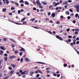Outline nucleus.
<instances>
[{"label":"nucleus","mask_w":79,"mask_h":79,"mask_svg":"<svg viewBox=\"0 0 79 79\" xmlns=\"http://www.w3.org/2000/svg\"><path fill=\"white\" fill-rule=\"evenodd\" d=\"M1 63H2V60H0V69H2V68L3 67V66H2L0 65Z\"/></svg>","instance_id":"9b49d317"},{"label":"nucleus","mask_w":79,"mask_h":79,"mask_svg":"<svg viewBox=\"0 0 79 79\" xmlns=\"http://www.w3.org/2000/svg\"><path fill=\"white\" fill-rule=\"evenodd\" d=\"M76 40H74L73 41V44H74V45H76Z\"/></svg>","instance_id":"5701e85b"},{"label":"nucleus","mask_w":79,"mask_h":79,"mask_svg":"<svg viewBox=\"0 0 79 79\" xmlns=\"http://www.w3.org/2000/svg\"><path fill=\"white\" fill-rule=\"evenodd\" d=\"M4 56H8V54H6V53H5V54H4Z\"/></svg>","instance_id":"13d9d810"},{"label":"nucleus","mask_w":79,"mask_h":79,"mask_svg":"<svg viewBox=\"0 0 79 79\" xmlns=\"http://www.w3.org/2000/svg\"><path fill=\"white\" fill-rule=\"evenodd\" d=\"M15 7H12L11 8V10H15Z\"/></svg>","instance_id":"58836bf2"},{"label":"nucleus","mask_w":79,"mask_h":79,"mask_svg":"<svg viewBox=\"0 0 79 79\" xmlns=\"http://www.w3.org/2000/svg\"><path fill=\"white\" fill-rule=\"evenodd\" d=\"M60 74H57V77H60Z\"/></svg>","instance_id":"8fccbe9b"},{"label":"nucleus","mask_w":79,"mask_h":79,"mask_svg":"<svg viewBox=\"0 0 79 79\" xmlns=\"http://www.w3.org/2000/svg\"><path fill=\"white\" fill-rule=\"evenodd\" d=\"M26 71L22 72V73H21V74H22V75H23V74H26Z\"/></svg>","instance_id":"dca6fc26"},{"label":"nucleus","mask_w":79,"mask_h":79,"mask_svg":"<svg viewBox=\"0 0 79 79\" xmlns=\"http://www.w3.org/2000/svg\"><path fill=\"white\" fill-rule=\"evenodd\" d=\"M56 37L57 39H58L60 40H63V39L62 38H61L60 36H59L58 35L56 36Z\"/></svg>","instance_id":"f257e3e1"},{"label":"nucleus","mask_w":79,"mask_h":79,"mask_svg":"<svg viewBox=\"0 0 79 79\" xmlns=\"http://www.w3.org/2000/svg\"><path fill=\"white\" fill-rule=\"evenodd\" d=\"M38 71L39 73H40V74H42V71H40V70H38Z\"/></svg>","instance_id":"a878e982"},{"label":"nucleus","mask_w":79,"mask_h":79,"mask_svg":"<svg viewBox=\"0 0 79 79\" xmlns=\"http://www.w3.org/2000/svg\"><path fill=\"white\" fill-rule=\"evenodd\" d=\"M10 40H12V41H13V42H15V43L16 42V41H15V40L12 39L11 38H10L9 39Z\"/></svg>","instance_id":"6ab92c4d"},{"label":"nucleus","mask_w":79,"mask_h":79,"mask_svg":"<svg viewBox=\"0 0 79 79\" xmlns=\"http://www.w3.org/2000/svg\"><path fill=\"white\" fill-rule=\"evenodd\" d=\"M33 27H34V28H35V29H39V28L37 27L33 26Z\"/></svg>","instance_id":"c9c22d12"},{"label":"nucleus","mask_w":79,"mask_h":79,"mask_svg":"<svg viewBox=\"0 0 79 79\" xmlns=\"http://www.w3.org/2000/svg\"><path fill=\"white\" fill-rule=\"evenodd\" d=\"M76 8L77 9H76L77 12H79V6H77L76 7Z\"/></svg>","instance_id":"423d86ee"},{"label":"nucleus","mask_w":79,"mask_h":79,"mask_svg":"<svg viewBox=\"0 0 79 79\" xmlns=\"http://www.w3.org/2000/svg\"><path fill=\"white\" fill-rule=\"evenodd\" d=\"M67 64L65 63L64 64V67H66L67 66Z\"/></svg>","instance_id":"f704fd0d"},{"label":"nucleus","mask_w":79,"mask_h":79,"mask_svg":"<svg viewBox=\"0 0 79 79\" xmlns=\"http://www.w3.org/2000/svg\"><path fill=\"white\" fill-rule=\"evenodd\" d=\"M23 24H27V22H23Z\"/></svg>","instance_id":"e2e57ef3"},{"label":"nucleus","mask_w":79,"mask_h":79,"mask_svg":"<svg viewBox=\"0 0 79 79\" xmlns=\"http://www.w3.org/2000/svg\"><path fill=\"white\" fill-rule=\"evenodd\" d=\"M30 21H31L32 22H33L35 21V19H31Z\"/></svg>","instance_id":"473e14b6"},{"label":"nucleus","mask_w":79,"mask_h":79,"mask_svg":"<svg viewBox=\"0 0 79 79\" xmlns=\"http://www.w3.org/2000/svg\"><path fill=\"white\" fill-rule=\"evenodd\" d=\"M6 8H4L2 9V11L3 12H5V11H6Z\"/></svg>","instance_id":"cd10ccee"},{"label":"nucleus","mask_w":79,"mask_h":79,"mask_svg":"<svg viewBox=\"0 0 79 79\" xmlns=\"http://www.w3.org/2000/svg\"><path fill=\"white\" fill-rule=\"evenodd\" d=\"M11 66L13 67V68H16V65L14 64H11Z\"/></svg>","instance_id":"0eeeda50"},{"label":"nucleus","mask_w":79,"mask_h":79,"mask_svg":"<svg viewBox=\"0 0 79 79\" xmlns=\"http://www.w3.org/2000/svg\"><path fill=\"white\" fill-rule=\"evenodd\" d=\"M66 14L67 15H69V11H67L66 13Z\"/></svg>","instance_id":"aec40b11"},{"label":"nucleus","mask_w":79,"mask_h":79,"mask_svg":"<svg viewBox=\"0 0 79 79\" xmlns=\"http://www.w3.org/2000/svg\"><path fill=\"white\" fill-rule=\"evenodd\" d=\"M39 6V7H40V8H41V9H42V8H43V7L41 5V4H40Z\"/></svg>","instance_id":"c756f323"},{"label":"nucleus","mask_w":79,"mask_h":79,"mask_svg":"<svg viewBox=\"0 0 79 79\" xmlns=\"http://www.w3.org/2000/svg\"><path fill=\"white\" fill-rule=\"evenodd\" d=\"M22 55H23V52H21L19 53V55L20 56H22Z\"/></svg>","instance_id":"37998d69"},{"label":"nucleus","mask_w":79,"mask_h":79,"mask_svg":"<svg viewBox=\"0 0 79 79\" xmlns=\"http://www.w3.org/2000/svg\"><path fill=\"white\" fill-rule=\"evenodd\" d=\"M45 19L46 21H49V19L48 18H46Z\"/></svg>","instance_id":"c85d7f7f"},{"label":"nucleus","mask_w":79,"mask_h":79,"mask_svg":"<svg viewBox=\"0 0 79 79\" xmlns=\"http://www.w3.org/2000/svg\"><path fill=\"white\" fill-rule=\"evenodd\" d=\"M63 3L64 5H68V1H66L65 2H64Z\"/></svg>","instance_id":"9d476101"},{"label":"nucleus","mask_w":79,"mask_h":79,"mask_svg":"<svg viewBox=\"0 0 79 79\" xmlns=\"http://www.w3.org/2000/svg\"><path fill=\"white\" fill-rule=\"evenodd\" d=\"M6 40H7V39H6V38H4L3 39V40L4 41H6Z\"/></svg>","instance_id":"09e8293b"},{"label":"nucleus","mask_w":79,"mask_h":79,"mask_svg":"<svg viewBox=\"0 0 79 79\" xmlns=\"http://www.w3.org/2000/svg\"><path fill=\"white\" fill-rule=\"evenodd\" d=\"M14 53L15 54H17V53H19V51H18V50H16L15 51Z\"/></svg>","instance_id":"ddd939ff"},{"label":"nucleus","mask_w":79,"mask_h":79,"mask_svg":"<svg viewBox=\"0 0 79 79\" xmlns=\"http://www.w3.org/2000/svg\"><path fill=\"white\" fill-rule=\"evenodd\" d=\"M27 16H30V15H31V14H30V13H27Z\"/></svg>","instance_id":"774afa93"},{"label":"nucleus","mask_w":79,"mask_h":79,"mask_svg":"<svg viewBox=\"0 0 79 79\" xmlns=\"http://www.w3.org/2000/svg\"><path fill=\"white\" fill-rule=\"evenodd\" d=\"M14 23H15V24H17V25H21V24L19 23L14 22Z\"/></svg>","instance_id":"bb28decb"},{"label":"nucleus","mask_w":79,"mask_h":79,"mask_svg":"<svg viewBox=\"0 0 79 79\" xmlns=\"http://www.w3.org/2000/svg\"><path fill=\"white\" fill-rule=\"evenodd\" d=\"M68 2H69V3H71L72 2V1L71 0H69L68 1Z\"/></svg>","instance_id":"603ef678"},{"label":"nucleus","mask_w":79,"mask_h":79,"mask_svg":"<svg viewBox=\"0 0 79 79\" xmlns=\"http://www.w3.org/2000/svg\"><path fill=\"white\" fill-rule=\"evenodd\" d=\"M20 48H21L19 49L20 52H25V49L24 48L21 47H20Z\"/></svg>","instance_id":"f03ea898"},{"label":"nucleus","mask_w":79,"mask_h":79,"mask_svg":"<svg viewBox=\"0 0 79 79\" xmlns=\"http://www.w3.org/2000/svg\"><path fill=\"white\" fill-rule=\"evenodd\" d=\"M68 38H69V39H71V38H72V37H73V36H71V35H69L68 36Z\"/></svg>","instance_id":"72a5a7b5"},{"label":"nucleus","mask_w":79,"mask_h":79,"mask_svg":"<svg viewBox=\"0 0 79 79\" xmlns=\"http://www.w3.org/2000/svg\"><path fill=\"white\" fill-rule=\"evenodd\" d=\"M76 20H74L73 21V23H74V24H75V23H76Z\"/></svg>","instance_id":"bf43d9fd"},{"label":"nucleus","mask_w":79,"mask_h":79,"mask_svg":"<svg viewBox=\"0 0 79 79\" xmlns=\"http://www.w3.org/2000/svg\"><path fill=\"white\" fill-rule=\"evenodd\" d=\"M75 31H79V29L78 28L75 29Z\"/></svg>","instance_id":"4c0bfd02"},{"label":"nucleus","mask_w":79,"mask_h":79,"mask_svg":"<svg viewBox=\"0 0 79 79\" xmlns=\"http://www.w3.org/2000/svg\"><path fill=\"white\" fill-rule=\"evenodd\" d=\"M33 10H34L35 11L36 10V8L35 7H33Z\"/></svg>","instance_id":"3c124183"},{"label":"nucleus","mask_w":79,"mask_h":79,"mask_svg":"<svg viewBox=\"0 0 79 79\" xmlns=\"http://www.w3.org/2000/svg\"><path fill=\"white\" fill-rule=\"evenodd\" d=\"M0 52H0V55H2V54H3V51L2 50H0Z\"/></svg>","instance_id":"4468645a"},{"label":"nucleus","mask_w":79,"mask_h":79,"mask_svg":"<svg viewBox=\"0 0 79 79\" xmlns=\"http://www.w3.org/2000/svg\"><path fill=\"white\" fill-rule=\"evenodd\" d=\"M60 21H59L56 22V24H60Z\"/></svg>","instance_id":"79ce46f5"},{"label":"nucleus","mask_w":79,"mask_h":79,"mask_svg":"<svg viewBox=\"0 0 79 79\" xmlns=\"http://www.w3.org/2000/svg\"><path fill=\"white\" fill-rule=\"evenodd\" d=\"M20 61L21 63L23 62V58H21V59L20 60Z\"/></svg>","instance_id":"a19ab883"},{"label":"nucleus","mask_w":79,"mask_h":79,"mask_svg":"<svg viewBox=\"0 0 79 79\" xmlns=\"http://www.w3.org/2000/svg\"><path fill=\"white\" fill-rule=\"evenodd\" d=\"M18 13H19V14H20V13H21V10H19L18 11Z\"/></svg>","instance_id":"4d7b16f0"},{"label":"nucleus","mask_w":79,"mask_h":79,"mask_svg":"<svg viewBox=\"0 0 79 79\" xmlns=\"http://www.w3.org/2000/svg\"><path fill=\"white\" fill-rule=\"evenodd\" d=\"M13 73H14V71L12 70L10 71V74H13Z\"/></svg>","instance_id":"b1692460"},{"label":"nucleus","mask_w":79,"mask_h":79,"mask_svg":"<svg viewBox=\"0 0 79 79\" xmlns=\"http://www.w3.org/2000/svg\"><path fill=\"white\" fill-rule=\"evenodd\" d=\"M58 5H60V2H58L57 3H56L55 4V6H56Z\"/></svg>","instance_id":"4be33fe9"},{"label":"nucleus","mask_w":79,"mask_h":79,"mask_svg":"<svg viewBox=\"0 0 79 79\" xmlns=\"http://www.w3.org/2000/svg\"><path fill=\"white\" fill-rule=\"evenodd\" d=\"M78 15H78V14H76L75 15V17H76V18H77V16H78Z\"/></svg>","instance_id":"a18cd8bd"},{"label":"nucleus","mask_w":79,"mask_h":79,"mask_svg":"<svg viewBox=\"0 0 79 79\" xmlns=\"http://www.w3.org/2000/svg\"><path fill=\"white\" fill-rule=\"evenodd\" d=\"M9 70H12V68L11 67H10V66L9 67Z\"/></svg>","instance_id":"ea45409f"},{"label":"nucleus","mask_w":79,"mask_h":79,"mask_svg":"<svg viewBox=\"0 0 79 79\" xmlns=\"http://www.w3.org/2000/svg\"><path fill=\"white\" fill-rule=\"evenodd\" d=\"M21 12H24V10L23 9H21Z\"/></svg>","instance_id":"338daca9"},{"label":"nucleus","mask_w":79,"mask_h":79,"mask_svg":"<svg viewBox=\"0 0 79 79\" xmlns=\"http://www.w3.org/2000/svg\"><path fill=\"white\" fill-rule=\"evenodd\" d=\"M48 16H50L51 15V13L50 12H48Z\"/></svg>","instance_id":"c03bdc74"},{"label":"nucleus","mask_w":79,"mask_h":79,"mask_svg":"<svg viewBox=\"0 0 79 79\" xmlns=\"http://www.w3.org/2000/svg\"><path fill=\"white\" fill-rule=\"evenodd\" d=\"M38 73V70H37L36 71H35V74H37Z\"/></svg>","instance_id":"de8ad7c7"},{"label":"nucleus","mask_w":79,"mask_h":79,"mask_svg":"<svg viewBox=\"0 0 79 79\" xmlns=\"http://www.w3.org/2000/svg\"><path fill=\"white\" fill-rule=\"evenodd\" d=\"M34 73V72H31L30 73V76H32L33 75V74Z\"/></svg>","instance_id":"412c9836"},{"label":"nucleus","mask_w":79,"mask_h":79,"mask_svg":"<svg viewBox=\"0 0 79 79\" xmlns=\"http://www.w3.org/2000/svg\"><path fill=\"white\" fill-rule=\"evenodd\" d=\"M15 44H12L11 45V47H12V48H14V47H15Z\"/></svg>","instance_id":"393cba45"},{"label":"nucleus","mask_w":79,"mask_h":79,"mask_svg":"<svg viewBox=\"0 0 79 79\" xmlns=\"http://www.w3.org/2000/svg\"><path fill=\"white\" fill-rule=\"evenodd\" d=\"M0 48H1V50H5V48L3 46L0 47Z\"/></svg>","instance_id":"f3484780"},{"label":"nucleus","mask_w":79,"mask_h":79,"mask_svg":"<svg viewBox=\"0 0 79 79\" xmlns=\"http://www.w3.org/2000/svg\"><path fill=\"white\" fill-rule=\"evenodd\" d=\"M25 20V18H23V19H21V21L23 22Z\"/></svg>","instance_id":"7c9ffc66"},{"label":"nucleus","mask_w":79,"mask_h":79,"mask_svg":"<svg viewBox=\"0 0 79 79\" xmlns=\"http://www.w3.org/2000/svg\"><path fill=\"white\" fill-rule=\"evenodd\" d=\"M25 60L27 62H29L30 61V60L27 58H25Z\"/></svg>","instance_id":"7ed1b4c3"},{"label":"nucleus","mask_w":79,"mask_h":79,"mask_svg":"<svg viewBox=\"0 0 79 79\" xmlns=\"http://www.w3.org/2000/svg\"><path fill=\"white\" fill-rule=\"evenodd\" d=\"M47 32H48V33L50 34H52V32L50 31H48Z\"/></svg>","instance_id":"2f4dec72"},{"label":"nucleus","mask_w":79,"mask_h":79,"mask_svg":"<svg viewBox=\"0 0 79 79\" xmlns=\"http://www.w3.org/2000/svg\"><path fill=\"white\" fill-rule=\"evenodd\" d=\"M54 76H56V73H53Z\"/></svg>","instance_id":"052dcab7"},{"label":"nucleus","mask_w":79,"mask_h":79,"mask_svg":"<svg viewBox=\"0 0 79 79\" xmlns=\"http://www.w3.org/2000/svg\"><path fill=\"white\" fill-rule=\"evenodd\" d=\"M65 41L67 43H68L69 42H71V39H69L68 40H65Z\"/></svg>","instance_id":"20e7f679"},{"label":"nucleus","mask_w":79,"mask_h":79,"mask_svg":"<svg viewBox=\"0 0 79 79\" xmlns=\"http://www.w3.org/2000/svg\"><path fill=\"white\" fill-rule=\"evenodd\" d=\"M76 40L77 41V40H79V37H77V38L76 39Z\"/></svg>","instance_id":"0e129e2a"},{"label":"nucleus","mask_w":79,"mask_h":79,"mask_svg":"<svg viewBox=\"0 0 79 79\" xmlns=\"http://www.w3.org/2000/svg\"><path fill=\"white\" fill-rule=\"evenodd\" d=\"M70 31V29L69 28V29H68L67 30V32H69V31Z\"/></svg>","instance_id":"680f3d73"},{"label":"nucleus","mask_w":79,"mask_h":79,"mask_svg":"<svg viewBox=\"0 0 79 79\" xmlns=\"http://www.w3.org/2000/svg\"><path fill=\"white\" fill-rule=\"evenodd\" d=\"M12 58H16V56H12Z\"/></svg>","instance_id":"5fc2aeb1"},{"label":"nucleus","mask_w":79,"mask_h":79,"mask_svg":"<svg viewBox=\"0 0 79 79\" xmlns=\"http://www.w3.org/2000/svg\"><path fill=\"white\" fill-rule=\"evenodd\" d=\"M36 4L38 5H40V2H39V1L38 0L36 1Z\"/></svg>","instance_id":"6e6552de"},{"label":"nucleus","mask_w":79,"mask_h":79,"mask_svg":"<svg viewBox=\"0 0 79 79\" xmlns=\"http://www.w3.org/2000/svg\"><path fill=\"white\" fill-rule=\"evenodd\" d=\"M69 11H70V12H71L72 13L73 12V10L71 9H69Z\"/></svg>","instance_id":"6e6d98bb"},{"label":"nucleus","mask_w":79,"mask_h":79,"mask_svg":"<svg viewBox=\"0 0 79 79\" xmlns=\"http://www.w3.org/2000/svg\"><path fill=\"white\" fill-rule=\"evenodd\" d=\"M25 5H29V2H28L27 1H26L25 2Z\"/></svg>","instance_id":"f8f14e48"},{"label":"nucleus","mask_w":79,"mask_h":79,"mask_svg":"<svg viewBox=\"0 0 79 79\" xmlns=\"http://www.w3.org/2000/svg\"><path fill=\"white\" fill-rule=\"evenodd\" d=\"M70 16H71V17H73V16H74V14L72 13L70 14Z\"/></svg>","instance_id":"e433bc0d"},{"label":"nucleus","mask_w":79,"mask_h":79,"mask_svg":"<svg viewBox=\"0 0 79 79\" xmlns=\"http://www.w3.org/2000/svg\"><path fill=\"white\" fill-rule=\"evenodd\" d=\"M42 2L44 5H46L47 4V3L45 2Z\"/></svg>","instance_id":"1a4fd4ad"},{"label":"nucleus","mask_w":79,"mask_h":79,"mask_svg":"<svg viewBox=\"0 0 79 79\" xmlns=\"http://www.w3.org/2000/svg\"><path fill=\"white\" fill-rule=\"evenodd\" d=\"M40 76V75L39 74H37L36 75L37 77H39Z\"/></svg>","instance_id":"864d4df0"},{"label":"nucleus","mask_w":79,"mask_h":79,"mask_svg":"<svg viewBox=\"0 0 79 79\" xmlns=\"http://www.w3.org/2000/svg\"><path fill=\"white\" fill-rule=\"evenodd\" d=\"M56 16V15L54 13H52L51 15L52 17H53V18H54L55 16Z\"/></svg>","instance_id":"39448f33"},{"label":"nucleus","mask_w":79,"mask_h":79,"mask_svg":"<svg viewBox=\"0 0 79 79\" xmlns=\"http://www.w3.org/2000/svg\"><path fill=\"white\" fill-rule=\"evenodd\" d=\"M4 60L5 61H7L8 60V57H6L4 58Z\"/></svg>","instance_id":"a211bd4d"},{"label":"nucleus","mask_w":79,"mask_h":79,"mask_svg":"<svg viewBox=\"0 0 79 79\" xmlns=\"http://www.w3.org/2000/svg\"><path fill=\"white\" fill-rule=\"evenodd\" d=\"M67 19H71V17L70 16H69L67 17Z\"/></svg>","instance_id":"49530a36"},{"label":"nucleus","mask_w":79,"mask_h":79,"mask_svg":"<svg viewBox=\"0 0 79 79\" xmlns=\"http://www.w3.org/2000/svg\"><path fill=\"white\" fill-rule=\"evenodd\" d=\"M15 4L17 6H19V4L18 3H15Z\"/></svg>","instance_id":"69168bd1"},{"label":"nucleus","mask_w":79,"mask_h":79,"mask_svg":"<svg viewBox=\"0 0 79 79\" xmlns=\"http://www.w3.org/2000/svg\"><path fill=\"white\" fill-rule=\"evenodd\" d=\"M5 1H6V4L8 5V4H9V3H10V2L8 1V0H5Z\"/></svg>","instance_id":"2eb2a0df"}]
</instances>
